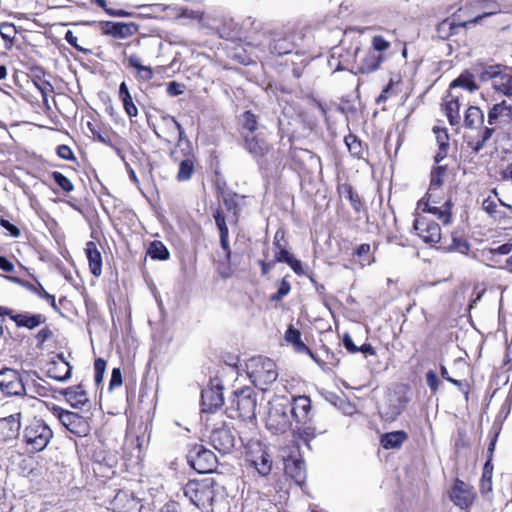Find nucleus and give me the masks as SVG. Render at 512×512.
Returning a JSON list of instances; mask_svg holds the SVG:
<instances>
[{"mask_svg": "<svg viewBox=\"0 0 512 512\" xmlns=\"http://www.w3.org/2000/svg\"><path fill=\"white\" fill-rule=\"evenodd\" d=\"M293 50V44L286 38L274 40L271 45V51L277 55H285L291 53Z\"/></svg>", "mask_w": 512, "mask_h": 512, "instance_id": "ea45409f", "label": "nucleus"}, {"mask_svg": "<svg viewBox=\"0 0 512 512\" xmlns=\"http://www.w3.org/2000/svg\"><path fill=\"white\" fill-rule=\"evenodd\" d=\"M26 287L33 293L37 294L39 297L46 299L54 309H57L55 297L49 294L40 283H38L37 286L33 284H27Z\"/></svg>", "mask_w": 512, "mask_h": 512, "instance_id": "c03bdc74", "label": "nucleus"}, {"mask_svg": "<svg viewBox=\"0 0 512 512\" xmlns=\"http://www.w3.org/2000/svg\"><path fill=\"white\" fill-rule=\"evenodd\" d=\"M106 369V361L102 358H98L94 362V370H95V381L97 383L101 382L103 379V374Z\"/></svg>", "mask_w": 512, "mask_h": 512, "instance_id": "5fc2aeb1", "label": "nucleus"}, {"mask_svg": "<svg viewBox=\"0 0 512 512\" xmlns=\"http://www.w3.org/2000/svg\"><path fill=\"white\" fill-rule=\"evenodd\" d=\"M188 463L198 473H210L217 466L215 454L203 445H194L187 454Z\"/></svg>", "mask_w": 512, "mask_h": 512, "instance_id": "1a4fd4ad", "label": "nucleus"}, {"mask_svg": "<svg viewBox=\"0 0 512 512\" xmlns=\"http://www.w3.org/2000/svg\"><path fill=\"white\" fill-rule=\"evenodd\" d=\"M244 138L246 148L251 154L255 156H262L268 152L269 146L265 139L260 135L245 134Z\"/></svg>", "mask_w": 512, "mask_h": 512, "instance_id": "c756f323", "label": "nucleus"}, {"mask_svg": "<svg viewBox=\"0 0 512 512\" xmlns=\"http://www.w3.org/2000/svg\"><path fill=\"white\" fill-rule=\"evenodd\" d=\"M220 245L222 249L225 251L226 259L230 261L231 250L229 246V232L224 231L223 233H220Z\"/></svg>", "mask_w": 512, "mask_h": 512, "instance_id": "bf43d9fd", "label": "nucleus"}, {"mask_svg": "<svg viewBox=\"0 0 512 512\" xmlns=\"http://www.w3.org/2000/svg\"><path fill=\"white\" fill-rule=\"evenodd\" d=\"M504 13L502 6L495 1H484L480 4V13L476 15L473 19L465 22V26L469 24H482L485 19L490 18L495 15H500L497 19L493 20L492 24L496 26H501L502 29H506L510 26V20L502 15Z\"/></svg>", "mask_w": 512, "mask_h": 512, "instance_id": "9d476101", "label": "nucleus"}, {"mask_svg": "<svg viewBox=\"0 0 512 512\" xmlns=\"http://www.w3.org/2000/svg\"><path fill=\"white\" fill-rule=\"evenodd\" d=\"M224 404L222 387L212 386L202 390L201 407L204 413H213L220 409Z\"/></svg>", "mask_w": 512, "mask_h": 512, "instance_id": "f3484780", "label": "nucleus"}, {"mask_svg": "<svg viewBox=\"0 0 512 512\" xmlns=\"http://www.w3.org/2000/svg\"><path fill=\"white\" fill-rule=\"evenodd\" d=\"M457 88H463L468 92L475 91L478 87L473 79L471 74H461L457 79H455L450 85V91L456 92Z\"/></svg>", "mask_w": 512, "mask_h": 512, "instance_id": "e433bc0d", "label": "nucleus"}, {"mask_svg": "<svg viewBox=\"0 0 512 512\" xmlns=\"http://www.w3.org/2000/svg\"><path fill=\"white\" fill-rule=\"evenodd\" d=\"M240 121L242 128L247 131L246 134L251 135L257 129V118L251 111H245L241 115Z\"/></svg>", "mask_w": 512, "mask_h": 512, "instance_id": "58836bf2", "label": "nucleus"}, {"mask_svg": "<svg viewBox=\"0 0 512 512\" xmlns=\"http://www.w3.org/2000/svg\"><path fill=\"white\" fill-rule=\"evenodd\" d=\"M52 430L42 420H34L24 430V440L30 452H40L52 438Z\"/></svg>", "mask_w": 512, "mask_h": 512, "instance_id": "423d86ee", "label": "nucleus"}, {"mask_svg": "<svg viewBox=\"0 0 512 512\" xmlns=\"http://www.w3.org/2000/svg\"><path fill=\"white\" fill-rule=\"evenodd\" d=\"M344 142L353 157L358 159L364 158L367 149L356 135L349 134L345 136Z\"/></svg>", "mask_w": 512, "mask_h": 512, "instance_id": "f704fd0d", "label": "nucleus"}, {"mask_svg": "<svg viewBox=\"0 0 512 512\" xmlns=\"http://www.w3.org/2000/svg\"><path fill=\"white\" fill-rule=\"evenodd\" d=\"M512 122V106L507 105L505 101L495 104L488 113V124L494 126L497 124H508Z\"/></svg>", "mask_w": 512, "mask_h": 512, "instance_id": "b1692460", "label": "nucleus"}, {"mask_svg": "<svg viewBox=\"0 0 512 512\" xmlns=\"http://www.w3.org/2000/svg\"><path fill=\"white\" fill-rule=\"evenodd\" d=\"M122 384V374L119 368H114L112 370L111 379L109 383V389H113L115 387H119Z\"/></svg>", "mask_w": 512, "mask_h": 512, "instance_id": "052dcab7", "label": "nucleus"}, {"mask_svg": "<svg viewBox=\"0 0 512 512\" xmlns=\"http://www.w3.org/2000/svg\"><path fill=\"white\" fill-rule=\"evenodd\" d=\"M433 132L438 144V152L436 153L434 160L436 163H440L448 155L450 148L449 135L445 128H440L437 126L433 128Z\"/></svg>", "mask_w": 512, "mask_h": 512, "instance_id": "cd10ccee", "label": "nucleus"}, {"mask_svg": "<svg viewBox=\"0 0 512 512\" xmlns=\"http://www.w3.org/2000/svg\"><path fill=\"white\" fill-rule=\"evenodd\" d=\"M64 39L71 45L73 46L75 49H77L78 51L80 52H83V53H87L89 52L88 49H84L83 47H81L78 42H77V37L74 35V33L71 31V30H68L66 33H65V36H64Z\"/></svg>", "mask_w": 512, "mask_h": 512, "instance_id": "13d9d810", "label": "nucleus"}, {"mask_svg": "<svg viewBox=\"0 0 512 512\" xmlns=\"http://www.w3.org/2000/svg\"><path fill=\"white\" fill-rule=\"evenodd\" d=\"M384 56L373 51H369L361 60L359 71L361 73H372L380 68L384 61Z\"/></svg>", "mask_w": 512, "mask_h": 512, "instance_id": "7c9ffc66", "label": "nucleus"}, {"mask_svg": "<svg viewBox=\"0 0 512 512\" xmlns=\"http://www.w3.org/2000/svg\"><path fill=\"white\" fill-rule=\"evenodd\" d=\"M120 100L122 101L123 108L129 117L132 118V117H136L138 115V109L133 102L132 96H129L128 98H123Z\"/></svg>", "mask_w": 512, "mask_h": 512, "instance_id": "603ef678", "label": "nucleus"}, {"mask_svg": "<svg viewBox=\"0 0 512 512\" xmlns=\"http://www.w3.org/2000/svg\"><path fill=\"white\" fill-rule=\"evenodd\" d=\"M163 122L165 123L169 133L177 132V146L181 147L183 143L187 146V153H185V158L179 162V170L177 173V180L180 182L187 181L192 177L194 172V156L191 155L190 141L186 138L185 131L181 124L173 117V116H165L163 117Z\"/></svg>", "mask_w": 512, "mask_h": 512, "instance_id": "20e7f679", "label": "nucleus"}, {"mask_svg": "<svg viewBox=\"0 0 512 512\" xmlns=\"http://www.w3.org/2000/svg\"><path fill=\"white\" fill-rule=\"evenodd\" d=\"M53 180L57 183V185L64 190L65 192H71L74 189L73 183L62 173L55 171L52 173Z\"/></svg>", "mask_w": 512, "mask_h": 512, "instance_id": "49530a36", "label": "nucleus"}, {"mask_svg": "<svg viewBox=\"0 0 512 512\" xmlns=\"http://www.w3.org/2000/svg\"><path fill=\"white\" fill-rule=\"evenodd\" d=\"M345 189L351 206L354 208V210L360 211L362 203L359 195L353 190L351 186H346Z\"/></svg>", "mask_w": 512, "mask_h": 512, "instance_id": "864d4df0", "label": "nucleus"}, {"mask_svg": "<svg viewBox=\"0 0 512 512\" xmlns=\"http://www.w3.org/2000/svg\"><path fill=\"white\" fill-rule=\"evenodd\" d=\"M148 254L152 259L167 260L170 256L166 246L160 241H153L148 249Z\"/></svg>", "mask_w": 512, "mask_h": 512, "instance_id": "4c0bfd02", "label": "nucleus"}, {"mask_svg": "<svg viewBox=\"0 0 512 512\" xmlns=\"http://www.w3.org/2000/svg\"><path fill=\"white\" fill-rule=\"evenodd\" d=\"M291 285L286 278H283L279 284L278 291L276 294L271 296L272 301H280L289 294Z\"/></svg>", "mask_w": 512, "mask_h": 512, "instance_id": "8fccbe9b", "label": "nucleus"}, {"mask_svg": "<svg viewBox=\"0 0 512 512\" xmlns=\"http://www.w3.org/2000/svg\"><path fill=\"white\" fill-rule=\"evenodd\" d=\"M417 235L426 243H438L441 239V229L435 222L428 221L424 217H418L414 222Z\"/></svg>", "mask_w": 512, "mask_h": 512, "instance_id": "dca6fc26", "label": "nucleus"}, {"mask_svg": "<svg viewBox=\"0 0 512 512\" xmlns=\"http://www.w3.org/2000/svg\"><path fill=\"white\" fill-rule=\"evenodd\" d=\"M110 505L114 512H140V502L129 490H119Z\"/></svg>", "mask_w": 512, "mask_h": 512, "instance_id": "2eb2a0df", "label": "nucleus"}, {"mask_svg": "<svg viewBox=\"0 0 512 512\" xmlns=\"http://www.w3.org/2000/svg\"><path fill=\"white\" fill-rule=\"evenodd\" d=\"M407 439V434L404 431H393L381 436V445L384 449H397Z\"/></svg>", "mask_w": 512, "mask_h": 512, "instance_id": "473e14b6", "label": "nucleus"}, {"mask_svg": "<svg viewBox=\"0 0 512 512\" xmlns=\"http://www.w3.org/2000/svg\"><path fill=\"white\" fill-rule=\"evenodd\" d=\"M17 327L34 329L46 321V317L42 314L13 313L11 316Z\"/></svg>", "mask_w": 512, "mask_h": 512, "instance_id": "a878e982", "label": "nucleus"}, {"mask_svg": "<svg viewBox=\"0 0 512 512\" xmlns=\"http://www.w3.org/2000/svg\"><path fill=\"white\" fill-rule=\"evenodd\" d=\"M85 253L89 264L90 272L99 277L102 273V255L93 241L86 243Z\"/></svg>", "mask_w": 512, "mask_h": 512, "instance_id": "393cba45", "label": "nucleus"}, {"mask_svg": "<svg viewBox=\"0 0 512 512\" xmlns=\"http://www.w3.org/2000/svg\"><path fill=\"white\" fill-rule=\"evenodd\" d=\"M343 345L347 351L352 354L359 352V347L354 344L351 336L348 333H345L343 336Z\"/></svg>", "mask_w": 512, "mask_h": 512, "instance_id": "774afa93", "label": "nucleus"}, {"mask_svg": "<svg viewBox=\"0 0 512 512\" xmlns=\"http://www.w3.org/2000/svg\"><path fill=\"white\" fill-rule=\"evenodd\" d=\"M57 155L64 160L74 159V154H73L71 148L67 145L58 146Z\"/></svg>", "mask_w": 512, "mask_h": 512, "instance_id": "0e129e2a", "label": "nucleus"}, {"mask_svg": "<svg viewBox=\"0 0 512 512\" xmlns=\"http://www.w3.org/2000/svg\"><path fill=\"white\" fill-rule=\"evenodd\" d=\"M246 462L249 467L255 469L263 477L268 476L272 470L271 456L267 448L259 441L251 442L248 445Z\"/></svg>", "mask_w": 512, "mask_h": 512, "instance_id": "0eeeda50", "label": "nucleus"}, {"mask_svg": "<svg viewBox=\"0 0 512 512\" xmlns=\"http://www.w3.org/2000/svg\"><path fill=\"white\" fill-rule=\"evenodd\" d=\"M501 68V65H491L486 67L481 73L479 74V79L482 82L487 81H494V78H496L497 74L499 73V70Z\"/></svg>", "mask_w": 512, "mask_h": 512, "instance_id": "09e8293b", "label": "nucleus"}, {"mask_svg": "<svg viewBox=\"0 0 512 512\" xmlns=\"http://www.w3.org/2000/svg\"><path fill=\"white\" fill-rule=\"evenodd\" d=\"M34 84L42 96H48L53 92V86L48 81H34Z\"/></svg>", "mask_w": 512, "mask_h": 512, "instance_id": "e2e57ef3", "label": "nucleus"}, {"mask_svg": "<svg viewBox=\"0 0 512 512\" xmlns=\"http://www.w3.org/2000/svg\"><path fill=\"white\" fill-rule=\"evenodd\" d=\"M504 70L505 69L501 66L499 73L497 74L496 78H494L492 83L493 87L501 92L505 89L509 82H512V75L506 73Z\"/></svg>", "mask_w": 512, "mask_h": 512, "instance_id": "79ce46f5", "label": "nucleus"}, {"mask_svg": "<svg viewBox=\"0 0 512 512\" xmlns=\"http://www.w3.org/2000/svg\"><path fill=\"white\" fill-rule=\"evenodd\" d=\"M373 52L381 54L390 48V43L386 41L382 36H374L372 38Z\"/></svg>", "mask_w": 512, "mask_h": 512, "instance_id": "3c124183", "label": "nucleus"}, {"mask_svg": "<svg viewBox=\"0 0 512 512\" xmlns=\"http://www.w3.org/2000/svg\"><path fill=\"white\" fill-rule=\"evenodd\" d=\"M221 486L212 477L189 480L183 487V493L189 501L202 511L208 512Z\"/></svg>", "mask_w": 512, "mask_h": 512, "instance_id": "f257e3e1", "label": "nucleus"}, {"mask_svg": "<svg viewBox=\"0 0 512 512\" xmlns=\"http://www.w3.org/2000/svg\"><path fill=\"white\" fill-rule=\"evenodd\" d=\"M52 335L53 333L48 327L41 329L36 335V339L38 340L37 346L41 348L43 344L52 337Z\"/></svg>", "mask_w": 512, "mask_h": 512, "instance_id": "680f3d73", "label": "nucleus"}, {"mask_svg": "<svg viewBox=\"0 0 512 512\" xmlns=\"http://www.w3.org/2000/svg\"><path fill=\"white\" fill-rule=\"evenodd\" d=\"M494 132L493 127H486L482 133L481 139L477 141H470L469 146L472 148V150L475 153H478L480 150L483 149L485 146V143L491 138L492 134Z\"/></svg>", "mask_w": 512, "mask_h": 512, "instance_id": "37998d69", "label": "nucleus"}, {"mask_svg": "<svg viewBox=\"0 0 512 512\" xmlns=\"http://www.w3.org/2000/svg\"><path fill=\"white\" fill-rule=\"evenodd\" d=\"M55 412L61 424L72 434L80 437L88 434L89 425L83 416L60 408L55 409Z\"/></svg>", "mask_w": 512, "mask_h": 512, "instance_id": "f8f14e48", "label": "nucleus"}, {"mask_svg": "<svg viewBox=\"0 0 512 512\" xmlns=\"http://www.w3.org/2000/svg\"><path fill=\"white\" fill-rule=\"evenodd\" d=\"M209 439L214 449L222 454L231 452L235 445L233 432L225 426L212 430Z\"/></svg>", "mask_w": 512, "mask_h": 512, "instance_id": "4468645a", "label": "nucleus"}, {"mask_svg": "<svg viewBox=\"0 0 512 512\" xmlns=\"http://www.w3.org/2000/svg\"><path fill=\"white\" fill-rule=\"evenodd\" d=\"M167 93L172 97L178 96L183 93V85L172 81L167 86Z\"/></svg>", "mask_w": 512, "mask_h": 512, "instance_id": "338daca9", "label": "nucleus"}, {"mask_svg": "<svg viewBox=\"0 0 512 512\" xmlns=\"http://www.w3.org/2000/svg\"><path fill=\"white\" fill-rule=\"evenodd\" d=\"M257 393L251 387H244L234 391L230 409L236 410L238 417L244 421H251L256 417Z\"/></svg>", "mask_w": 512, "mask_h": 512, "instance_id": "39448f33", "label": "nucleus"}, {"mask_svg": "<svg viewBox=\"0 0 512 512\" xmlns=\"http://www.w3.org/2000/svg\"><path fill=\"white\" fill-rule=\"evenodd\" d=\"M474 492L467 483L457 479L451 490L450 498L461 509L468 508L474 501Z\"/></svg>", "mask_w": 512, "mask_h": 512, "instance_id": "a211bd4d", "label": "nucleus"}, {"mask_svg": "<svg viewBox=\"0 0 512 512\" xmlns=\"http://www.w3.org/2000/svg\"><path fill=\"white\" fill-rule=\"evenodd\" d=\"M488 464L485 465L484 471L480 480V492L485 495L492 491V472L488 469Z\"/></svg>", "mask_w": 512, "mask_h": 512, "instance_id": "a18cd8bd", "label": "nucleus"}, {"mask_svg": "<svg viewBox=\"0 0 512 512\" xmlns=\"http://www.w3.org/2000/svg\"><path fill=\"white\" fill-rule=\"evenodd\" d=\"M449 250L466 254L469 250V244L465 239L452 235V243L449 245Z\"/></svg>", "mask_w": 512, "mask_h": 512, "instance_id": "de8ad7c7", "label": "nucleus"}, {"mask_svg": "<svg viewBox=\"0 0 512 512\" xmlns=\"http://www.w3.org/2000/svg\"><path fill=\"white\" fill-rule=\"evenodd\" d=\"M484 122V114L480 108L470 106L464 116V125L469 129H476Z\"/></svg>", "mask_w": 512, "mask_h": 512, "instance_id": "72a5a7b5", "label": "nucleus"}, {"mask_svg": "<svg viewBox=\"0 0 512 512\" xmlns=\"http://www.w3.org/2000/svg\"><path fill=\"white\" fill-rule=\"evenodd\" d=\"M406 394L407 387L404 385L397 386L388 393L385 404L380 408L381 417L385 421H394L402 413L409 401Z\"/></svg>", "mask_w": 512, "mask_h": 512, "instance_id": "6e6552de", "label": "nucleus"}, {"mask_svg": "<svg viewBox=\"0 0 512 512\" xmlns=\"http://www.w3.org/2000/svg\"><path fill=\"white\" fill-rule=\"evenodd\" d=\"M297 433L306 442L315 437V429L310 426L298 428Z\"/></svg>", "mask_w": 512, "mask_h": 512, "instance_id": "69168bd1", "label": "nucleus"}, {"mask_svg": "<svg viewBox=\"0 0 512 512\" xmlns=\"http://www.w3.org/2000/svg\"><path fill=\"white\" fill-rule=\"evenodd\" d=\"M101 29L103 34L111 35L118 38H128L137 32V25L135 23H121L105 21L101 22Z\"/></svg>", "mask_w": 512, "mask_h": 512, "instance_id": "aec40b11", "label": "nucleus"}, {"mask_svg": "<svg viewBox=\"0 0 512 512\" xmlns=\"http://www.w3.org/2000/svg\"><path fill=\"white\" fill-rule=\"evenodd\" d=\"M58 361H53L49 368V377L63 382L70 378L71 367L68 362L65 361L63 355H58Z\"/></svg>", "mask_w": 512, "mask_h": 512, "instance_id": "bb28decb", "label": "nucleus"}, {"mask_svg": "<svg viewBox=\"0 0 512 512\" xmlns=\"http://www.w3.org/2000/svg\"><path fill=\"white\" fill-rule=\"evenodd\" d=\"M214 220L220 233L229 232L223 213L218 209L214 213Z\"/></svg>", "mask_w": 512, "mask_h": 512, "instance_id": "4d7b16f0", "label": "nucleus"}, {"mask_svg": "<svg viewBox=\"0 0 512 512\" xmlns=\"http://www.w3.org/2000/svg\"><path fill=\"white\" fill-rule=\"evenodd\" d=\"M446 175L445 166H437L431 171L430 185L427 191L429 199H432L434 203H440L442 194V185L444 183V177Z\"/></svg>", "mask_w": 512, "mask_h": 512, "instance_id": "4be33fe9", "label": "nucleus"}, {"mask_svg": "<svg viewBox=\"0 0 512 512\" xmlns=\"http://www.w3.org/2000/svg\"><path fill=\"white\" fill-rule=\"evenodd\" d=\"M63 394L74 408H82L89 402L87 393L81 385L66 388Z\"/></svg>", "mask_w": 512, "mask_h": 512, "instance_id": "c85d7f7f", "label": "nucleus"}, {"mask_svg": "<svg viewBox=\"0 0 512 512\" xmlns=\"http://www.w3.org/2000/svg\"><path fill=\"white\" fill-rule=\"evenodd\" d=\"M0 392L4 396H21L26 389L20 374L11 368L0 370Z\"/></svg>", "mask_w": 512, "mask_h": 512, "instance_id": "9b49d317", "label": "nucleus"}, {"mask_svg": "<svg viewBox=\"0 0 512 512\" xmlns=\"http://www.w3.org/2000/svg\"><path fill=\"white\" fill-rule=\"evenodd\" d=\"M284 471L287 476L301 486L306 480V469L301 458L288 457L284 462Z\"/></svg>", "mask_w": 512, "mask_h": 512, "instance_id": "5701e85b", "label": "nucleus"}, {"mask_svg": "<svg viewBox=\"0 0 512 512\" xmlns=\"http://www.w3.org/2000/svg\"><path fill=\"white\" fill-rule=\"evenodd\" d=\"M463 96L457 92L450 91L444 98V111L450 125L457 126L461 122L460 107Z\"/></svg>", "mask_w": 512, "mask_h": 512, "instance_id": "6ab92c4d", "label": "nucleus"}, {"mask_svg": "<svg viewBox=\"0 0 512 512\" xmlns=\"http://www.w3.org/2000/svg\"><path fill=\"white\" fill-rule=\"evenodd\" d=\"M285 340L286 342L293 345L294 350L298 353H308L311 354L310 349L304 344L301 340V333L298 329L294 328L293 325H289L285 332Z\"/></svg>", "mask_w": 512, "mask_h": 512, "instance_id": "2f4dec72", "label": "nucleus"}, {"mask_svg": "<svg viewBox=\"0 0 512 512\" xmlns=\"http://www.w3.org/2000/svg\"><path fill=\"white\" fill-rule=\"evenodd\" d=\"M311 410V400L308 396L299 395L292 398L290 414L297 423L306 424L309 421V412Z\"/></svg>", "mask_w": 512, "mask_h": 512, "instance_id": "412c9836", "label": "nucleus"}, {"mask_svg": "<svg viewBox=\"0 0 512 512\" xmlns=\"http://www.w3.org/2000/svg\"><path fill=\"white\" fill-rule=\"evenodd\" d=\"M268 405V413L265 419L266 428L273 434H284L292 425L288 399L275 397L269 401Z\"/></svg>", "mask_w": 512, "mask_h": 512, "instance_id": "7ed1b4c3", "label": "nucleus"}, {"mask_svg": "<svg viewBox=\"0 0 512 512\" xmlns=\"http://www.w3.org/2000/svg\"><path fill=\"white\" fill-rule=\"evenodd\" d=\"M436 204L437 203H434L432 199H429L426 194L425 197L418 201L417 209L422 212L434 214L443 223V225H449L451 222V201L446 200L440 206H436Z\"/></svg>", "mask_w": 512, "mask_h": 512, "instance_id": "ddd939ff", "label": "nucleus"}, {"mask_svg": "<svg viewBox=\"0 0 512 512\" xmlns=\"http://www.w3.org/2000/svg\"><path fill=\"white\" fill-rule=\"evenodd\" d=\"M129 65L137 70L138 78L142 81H150L153 76V70L150 66H144L140 62V58L133 54L128 58Z\"/></svg>", "mask_w": 512, "mask_h": 512, "instance_id": "c9c22d12", "label": "nucleus"}, {"mask_svg": "<svg viewBox=\"0 0 512 512\" xmlns=\"http://www.w3.org/2000/svg\"><path fill=\"white\" fill-rule=\"evenodd\" d=\"M247 375L252 383L265 390V387L275 382L278 370L273 360L263 356L250 358L246 363Z\"/></svg>", "mask_w": 512, "mask_h": 512, "instance_id": "f03ea898", "label": "nucleus"}, {"mask_svg": "<svg viewBox=\"0 0 512 512\" xmlns=\"http://www.w3.org/2000/svg\"><path fill=\"white\" fill-rule=\"evenodd\" d=\"M426 382H427V385L429 386V388L433 392H436L440 385V381L437 377V374L432 370H430L426 373Z\"/></svg>", "mask_w": 512, "mask_h": 512, "instance_id": "6e6d98bb", "label": "nucleus"}, {"mask_svg": "<svg viewBox=\"0 0 512 512\" xmlns=\"http://www.w3.org/2000/svg\"><path fill=\"white\" fill-rule=\"evenodd\" d=\"M17 34L16 26L13 23L2 22L0 23V35L4 41L10 43L11 45L14 42V39Z\"/></svg>", "mask_w": 512, "mask_h": 512, "instance_id": "a19ab883", "label": "nucleus"}]
</instances>
